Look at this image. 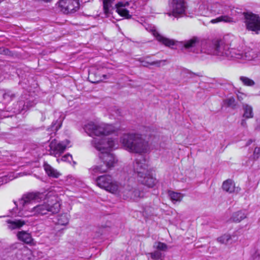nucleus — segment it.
Returning a JSON list of instances; mask_svg holds the SVG:
<instances>
[{
  "label": "nucleus",
  "mask_w": 260,
  "mask_h": 260,
  "mask_svg": "<svg viewBox=\"0 0 260 260\" xmlns=\"http://www.w3.org/2000/svg\"><path fill=\"white\" fill-rule=\"evenodd\" d=\"M72 159H73L72 156L70 154H67L64 155L60 159V160L62 161H68L70 163H71Z\"/></svg>",
  "instance_id": "e433bc0d"
},
{
  "label": "nucleus",
  "mask_w": 260,
  "mask_h": 260,
  "mask_svg": "<svg viewBox=\"0 0 260 260\" xmlns=\"http://www.w3.org/2000/svg\"><path fill=\"white\" fill-rule=\"evenodd\" d=\"M44 168L47 174L50 177L57 178L61 175L56 169L47 164H44Z\"/></svg>",
  "instance_id": "4be33fe9"
},
{
  "label": "nucleus",
  "mask_w": 260,
  "mask_h": 260,
  "mask_svg": "<svg viewBox=\"0 0 260 260\" xmlns=\"http://www.w3.org/2000/svg\"><path fill=\"white\" fill-rule=\"evenodd\" d=\"M47 194V202L43 204H39L30 209L29 214V216L32 215L42 216L46 215L48 213L51 214L57 213L60 209V204L55 197L50 198V195Z\"/></svg>",
  "instance_id": "39448f33"
},
{
  "label": "nucleus",
  "mask_w": 260,
  "mask_h": 260,
  "mask_svg": "<svg viewBox=\"0 0 260 260\" xmlns=\"http://www.w3.org/2000/svg\"><path fill=\"white\" fill-rule=\"evenodd\" d=\"M47 198V194L46 191L44 192H32L25 193L18 201L14 203L16 206L18 212H15V216L19 217H29V209L28 206L32 202L43 200Z\"/></svg>",
  "instance_id": "20e7f679"
},
{
  "label": "nucleus",
  "mask_w": 260,
  "mask_h": 260,
  "mask_svg": "<svg viewBox=\"0 0 260 260\" xmlns=\"http://www.w3.org/2000/svg\"><path fill=\"white\" fill-rule=\"evenodd\" d=\"M187 5L184 0H170L167 14L169 16L179 18L186 15Z\"/></svg>",
  "instance_id": "6e6552de"
},
{
  "label": "nucleus",
  "mask_w": 260,
  "mask_h": 260,
  "mask_svg": "<svg viewBox=\"0 0 260 260\" xmlns=\"http://www.w3.org/2000/svg\"><path fill=\"white\" fill-rule=\"evenodd\" d=\"M137 60L142 63V66L145 67H147L148 65H150V63L148 61L145 59L144 58L140 57L137 59Z\"/></svg>",
  "instance_id": "58836bf2"
},
{
  "label": "nucleus",
  "mask_w": 260,
  "mask_h": 260,
  "mask_svg": "<svg viewBox=\"0 0 260 260\" xmlns=\"http://www.w3.org/2000/svg\"><path fill=\"white\" fill-rule=\"evenodd\" d=\"M135 186L133 185L129 180L124 182H121L116 195L123 198V199H131L135 200L136 196L134 195V189Z\"/></svg>",
  "instance_id": "9b49d317"
},
{
  "label": "nucleus",
  "mask_w": 260,
  "mask_h": 260,
  "mask_svg": "<svg viewBox=\"0 0 260 260\" xmlns=\"http://www.w3.org/2000/svg\"><path fill=\"white\" fill-rule=\"evenodd\" d=\"M88 79L90 82L93 83H98L103 81L100 76L97 75L96 73L91 71L89 72Z\"/></svg>",
  "instance_id": "a878e982"
},
{
  "label": "nucleus",
  "mask_w": 260,
  "mask_h": 260,
  "mask_svg": "<svg viewBox=\"0 0 260 260\" xmlns=\"http://www.w3.org/2000/svg\"><path fill=\"white\" fill-rule=\"evenodd\" d=\"M58 4L60 11L64 14L74 13L80 7L79 0H59Z\"/></svg>",
  "instance_id": "f8f14e48"
},
{
  "label": "nucleus",
  "mask_w": 260,
  "mask_h": 260,
  "mask_svg": "<svg viewBox=\"0 0 260 260\" xmlns=\"http://www.w3.org/2000/svg\"><path fill=\"white\" fill-rule=\"evenodd\" d=\"M169 196L171 201L173 202H180L183 198L182 195L180 193L174 191H169Z\"/></svg>",
  "instance_id": "c85d7f7f"
},
{
  "label": "nucleus",
  "mask_w": 260,
  "mask_h": 260,
  "mask_svg": "<svg viewBox=\"0 0 260 260\" xmlns=\"http://www.w3.org/2000/svg\"><path fill=\"white\" fill-rule=\"evenodd\" d=\"M129 5L128 2H120L115 5L116 12L121 16L124 17L126 19H129L132 17V15L129 14V11L127 10V7Z\"/></svg>",
  "instance_id": "2eb2a0df"
},
{
  "label": "nucleus",
  "mask_w": 260,
  "mask_h": 260,
  "mask_svg": "<svg viewBox=\"0 0 260 260\" xmlns=\"http://www.w3.org/2000/svg\"><path fill=\"white\" fill-rule=\"evenodd\" d=\"M239 80L244 86L251 87L255 84L253 80L246 76H240Z\"/></svg>",
  "instance_id": "bb28decb"
},
{
  "label": "nucleus",
  "mask_w": 260,
  "mask_h": 260,
  "mask_svg": "<svg viewBox=\"0 0 260 260\" xmlns=\"http://www.w3.org/2000/svg\"><path fill=\"white\" fill-rule=\"evenodd\" d=\"M15 97V94L11 91H7L3 94V99L7 102L12 101Z\"/></svg>",
  "instance_id": "2f4dec72"
},
{
  "label": "nucleus",
  "mask_w": 260,
  "mask_h": 260,
  "mask_svg": "<svg viewBox=\"0 0 260 260\" xmlns=\"http://www.w3.org/2000/svg\"><path fill=\"white\" fill-rule=\"evenodd\" d=\"M230 235L225 234L217 239V240L221 244H226L229 243L230 240L232 239V237Z\"/></svg>",
  "instance_id": "7c9ffc66"
},
{
  "label": "nucleus",
  "mask_w": 260,
  "mask_h": 260,
  "mask_svg": "<svg viewBox=\"0 0 260 260\" xmlns=\"http://www.w3.org/2000/svg\"><path fill=\"white\" fill-rule=\"evenodd\" d=\"M244 16L246 29L258 34L260 31V17L252 13H244Z\"/></svg>",
  "instance_id": "1a4fd4ad"
},
{
  "label": "nucleus",
  "mask_w": 260,
  "mask_h": 260,
  "mask_svg": "<svg viewBox=\"0 0 260 260\" xmlns=\"http://www.w3.org/2000/svg\"><path fill=\"white\" fill-rule=\"evenodd\" d=\"M246 124V120L245 119H242V121H241V125H243V126H245Z\"/></svg>",
  "instance_id": "37998d69"
},
{
  "label": "nucleus",
  "mask_w": 260,
  "mask_h": 260,
  "mask_svg": "<svg viewBox=\"0 0 260 260\" xmlns=\"http://www.w3.org/2000/svg\"><path fill=\"white\" fill-rule=\"evenodd\" d=\"M247 216L245 211H239L233 213L232 219L236 222H239Z\"/></svg>",
  "instance_id": "393cba45"
},
{
  "label": "nucleus",
  "mask_w": 260,
  "mask_h": 260,
  "mask_svg": "<svg viewBox=\"0 0 260 260\" xmlns=\"http://www.w3.org/2000/svg\"><path fill=\"white\" fill-rule=\"evenodd\" d=\"M69 143V141L68 140H66L65 142H57L56 139L53 140L49 144L50 154L56 157L59 156L63 153Z\"/></svg>",
  "instance_id": "ddd939ff"
},
{
  "label": "nucleus",
  "mask_w": 260,
  "mask_h": 260,
  "mask_svg": "<svg viewBox=\"0 0 260 260\" xmlns=\"http://www.w3.org/2000/svg\"><path fill=\"white\" fill-rule=\"evenodd\" d=\"M134 172L137 175L138 179L142 178L148 174V165L145 158L143 156L137 158L133 162Z\"/></svg>",
  "instance_id": "9d476101"
},
{
  "label": "nucleus",
  "mask_w": 260,
  "mask_h": 260,
  "mask_svg": "<svg viewBox=\"0 0 260 260\" xmlns=\"http://www.w3.org/2000/svg\"><path fill=\"white\" fill-rule=\"evenodd\" d=\"M56 115L58 114V118L55 121H53L50 126V127L47 129L48 134L50 132L52 131L55 133L61 126L62 122L64 118V116L60 113H55Z\"/></svg>",
  "instance_id": "a211bd4d"
},
{
  "label": "nucleus",
  "mask_w": 260,
  "mask_h": 260,
  "mask_svg": "<svg viewBox=\"0 0 260 260\" xmlns=\"http://www.w3.org/2000/svg\"><path fill=\"white\" fill-rule=\"evenodd\" d=\"M223 189L229 193H232L238 191V188L235 187L234 182L231 179H228L222 184Z\"/></svg>",
  "instance_id": "412c9836"
},
{
  "label": "nucleus",
  "mask_w": 260,
  "mask_h": 260,
  "mask_svg": "<svg viewBox=\"0 0 260 260\" xmlns=\"http://www.w3.org/2000/svg\"><path fill=\"white\" fill-rule=\"evenodd\" d=\"M220 22H224L226 23H232L234 22L233 18L228 15H221L215 19H213L210 20V22L212 23H216Z\"/></svg>",
  "instance_id": "b1692460"
},
{
  "label": "nucleus",
  "mask_w": 260,
  "mask_h": 260,
  "mask_svg": "<svg viewBox=\"0 0 260 260\" xmlns=\"http://www.w3.org/2000/svg\"><path fill=\"white\" fill-rule=\"evenodd\" d=\"M85 132L90 136L108 135L115 131V127L111 124L104 123L89 122L84 126Z\"/></svg>",
  "instance_id": "423d86ee"
},
{
  "label": "nucleus",
  "mask_w": 260,
  "mask_h": 260,
  "mask_svg": "<svg viewBox=\"0 0 260 260\" xmlns=\"http://www.w3.org/2000/svg\"><path fill=\"white\" fill-rule=\"evenodd\" d=\"M153 36L156 38V40L166 46L171 47L175 45V42L173 40H171L160 35L157 31L154 30L152 31Z\"/></svg>",
  "instance_id": "dca6fc26"
},
{
  "label": "nucleus",
  "mask_w": 260,
  "mask_h": 260,
  "mask_svg": "<svg viewBox=\"0 0 260 260\" xmlns=\"http://www.w3.org/2000/svg\"><path fill=\"white\" fill-rule=\"evenodd\" d=\"M91 143L96 149L101 152L100 157L102 160L103 165L92 167L90 169L91 173L95 175L107 172L109 169L113 167L117 161L115 156L109 152L113 148H117V143L113 139L105 137L94 138Z\"/></svg>",
  "instance_id": "f03ea898"
},
{
  "label": "nucleus",
  "mask_w": 260,
  "mask_h": 260,
  "mask_svg": "<svg viewBox=\"0 0 260 260\" xmlns=\"http://www.w3.org/2000/svg\"><path fill=\"white\" fill-rule=\"evenodd\" d=\"M9 52V50L8 49H6L3 47H0V54H8Z\"/></svg>",
  "instance_id": "ea45409f"
},
{
  "label": "nucleus",
  "mask_w": 260,
  "mask_h": 260,
  "mask_svg": "<svg viewBox=\"0 0 260 260\" xmlns=\"http://www.w3.org/2000/svg\"><path fill=\"white\" fill-rule=\"evenodd\" d=\"M138 181L149 188L153 187L156 182L155 178L150 175L149 171L148 175L144 176L142 178H139Z\"/></svg>",
  "instance_id": "aec40b11"
},
{
  "label": "nucleus",
  "mask_w": 260,
  "mask_h": 260,
  "mask_svg": "<svg viewBox=\"0 0 260 260\" xmlns=\"http://www.w3.org/2000/svg\"><path fill=\"white\" fill-rule=\"evenodd\" d=\"M190 75H191V77H193V76L196 75V74L193 73H191Z\"/></svg>",
  "instance_id": "a18cd8bd"
},
{
  "label": "nucleus",
  "mask_w": 260,
  "mask_h": 260,
  "mask_svg": "<svg viewBox=\"0 0 260 260\" xmlns=\"http://www.w3.org/2000/svg\"><path fill=\"white\" fill-rule=\"evenodd\" d=\"M235 100L234 98L231 97L226 99L224 101L225 104H226L228 106H233L235 105Z\"/></svg>",
  "instance_id": "4c0bfd02"
},
{
  "label": "nucleus",
  "mask_w": 260,
  "mask_h": 260,
  "mask_svg": "<svg viewBox=\"0 0 260 260\" xmlns=\"http://www.w3.org/2000/svg\"><path fill=\"white\" fill-rule=\"evenodd\" d=\"M18 239L26 244H31L33 242V239L30 233L26 231H19L17 234Z\"/></svg>",
  "instance_id": "6ab92c4d"
},
{
  "label": "nucleus",
  "mask_w": 260,
  "mask_h": 260,
  "mask_svg": "<svg viewBox=\"0 0 260 260\" xmlns=\"http://www.w3.org/2000/svg\"><path fill=\"white\" fill-rule=\"evenodd\" d=\"M134 192V194L137 196L136 200H135V201H138L140 199L144 197V192L141 191L140 189L136 186H135Z\"/></svg>",
  "instance_id": "72a5a7b5"
},
{
  "label": "nucleus",
  "mask_w": 260,
  "mask_h": 260,
  "mask_svg": "<svg viewBox=\"0 0 260 260\" xmlns=\"http://www.w3.org/2000/svg\"><path fill=\"white\" fill-rule=\"evenodd\" d=\"M96 182L100 188L116 195L121 182L114 180L110 175H104L98 177Z\"/></svg>",
  "instance_id": "0eeeda50"
},
{
  "label": "nucleus",
  "mask_w": 260,
  "mask_h": 260,
  "mask_svg": "<svg viewBox=\"0 0 260 260\" xmlns=\"http://www.w3.org/2000/svg\"><path fill=\"white\" fill-rule=\"evenodd\" d=\"M8 228L10 230L20 229L26 224V222L22 219L7 220Z\"/></svg>",
  "instance_id": "f3484780"
},
{
  "label": "nucleus",
  "mask_w": 260,
  "mask_h": 260,
  "mask_svg": "<svg viewBox=\"0 0 260 260\" xmlns=\"http://www.w3.org/2000/svg\"><path fill=\"white\" fill-rule=\"evenodd\" d=\"M57 161L58 162H59V159H58H58H57Z\"/></svg>",
  "instance_id": "49530a36"
},
{
  "label": "nucleus",
  "mask_w": 260,
  "mask_h": 260,
  "mask_svg": "<svg viewBox=\"0 0 260 260\" xmlns=\"http://www.w3.org/2000/svg\"><path fill=\"white\" fill-rule=\"evenodd\" d=\"M151 258L154 260H158L162 257V253L161 252L155 250L154 252L149 253L148 254Z\"/></svg>",
  "instance_id": "473e14b6"
},
{
  "label": "nucleus",
  "mask_w": 260,
  "mask_h": 260,
  "mask_svg": "<svg viewBox=\"0 0 260 260\" xmlns=\"http://www.w3.org/2000/svg\"><path fill=\"white\" fill-rule=\"evenodd\" d=\"M242 108L244 111L243 117L249 119L253 117V108L251 106L247 104H243Z\"/></svg>",
  "instance_id": "5701e85b"
},
{
  "label": "nucleus",
  "mask_w": 260,
  "mask_h": 260,
  "mask_svg": "<svg viewBox=\"0 0 260 260\" xmlns=\"http://www.w3.org/2000/svg\"><path fill=\"white\" fill-rule=\"evenodd\" d=\"M260 157V147H256L254 148L253 155H252V158L254 160H257Z\"/></svg>",
  "instance_id": "f704fd0d"
},
{
  "label": "nucleus",
  "mask_w": 260,
  "mask_h": 260,
  "mask_svg": "<svg viewBox=\"0 0 260 260\" xmlns=\"http://www.w3.org/2000/svg\"><path fill=\"white\" fill-rule=\"evenodd\" d=\"M183 47L188 51L214 55L220 59H237L251 60L255 57L254 52L245 46L238 40H233L231 43L225 39H217L212 41L193 37L189 40L181 42Z\"/></svg>",
  "instance_id": "f257e3e1"
},
{
  "label": "nucleus",
  "mask_w": 260,
  "mask_h": 260,
  "mask_svg": "<svg viewBox=\"0 0 260 260\" xmlns=\"http://www.w3.org/2000/svg\"><path fill=\"white\" fill-rule=\"evenodd\" d=\"M110 75H103L102 77H102V79H103V80H104L105 79H108L110 77Z\"/></svg>",
  "instance_id": "a19ab883"
},
{
  "label": "nucleus",
  "mask_w": 260,
  "mask_h": 260,
  "mask_svg": "<svg viewBox=\"0 0 260 260\" xmlns=\"http://www.w3.org/2000/svg\"><path fill=\"white\" fill-rule=\"evenodd\" d=\"M153 247L154 249H157V251L161 252L166 251L168 249V246L165 243L156 241L154 243Z\"/></svg>",
  "instance_id": "cd10ccee"
},
{
  "label": "nucleus",
  "mask_w": 260,
  "mask_h": 260,
  "mask_svg": "<svg viewBox=\"0 0 260 260\" xmlns=\"http://www.w3.org/2000/svg\"><path fill=\"white\" fill-rule=\"evenodd\" d=\"M150 57V55H147V56H146L145 57H143V58H144L145 59H149V58Z\"/></svg>",
  "instance_id": "c03bdc74"
},
{
  "label": "nucleus",
  "mask_w": 260,
  "mask_h": 260,
  "mask_svg": "<svg viewBox=\"0 0 260 260\" xmlns=\"http://www.w3.org/2000/svg\"><path fill=\"white\" fill-rule=\"evenodd\" d=\"M252 142H253V140H252V139H250V140H249L247 142V143H246V144L245 146H249V145H250Z\"/></svg>",
  "instance_id": "79ce46f5"
},
{
  "label": "nucleus",
  "mask_w": 260,
  "mask_h": 260,
  "mask_svg": "<svg viewBox=\"0 0 260 260\" xmlns=\"http://www.w3.org/2000/svg\"><path fill=\"white\" fill-rule=\"evenodd\" d=\"M166 60H159L156 61H151L150 63V65L151 66H156L157 67H159L161 66H164L165 64V62Z\"/></svg>",
  "instance_id": "c9c22d12"
},
{
  "label": "nucleus",
  "mask_w": 260,
  "mask_h": 260,
  "mask_svg": "<svg viewBox=\"0 0 260 260\" xmlns=\"http://www.w3.org/2000/svg\"><path fill=\"white\" fill-rule=\"evenodd\" d=\"M238 98L239 99H240V96L239 95H238Z\"/></svg>",
  "instance_id": "de8ad7c7"
},
{
  "label": "nucleus",
  "mask_w": 260,
  "mask_h": 260,
  "mask_svg": "<svg viewBox=\"0 0 260 260\" xmlns=\"http://www.w3.org/2000/svg\"><path fill=\"white\" fill-rule=\"evenodd\" d=\"M120 142L124 148L130 152L142 154L149 150V143L139 133H127L122 135Z\"/></svg>",
  "instance_id": "7ed1b4c3"
},
{
  "label": "nucleus",
  "mask_w": 260,
  "mask_h": 260,
  "mask_svg": "<svg viewBox=\"0 0 260 260\" xmlns=\"http://www.w3.org/2000/svg\"><path fill=\"white\" fill-rule=\"evenodd\" d=\"M19 249L16 253L17 260H32L31 250L23 244H17Z\"/></svg>",
  "instance_id": "4468645a"
},
{
  "label": "nucleus",
  "mask_w": 260,
  "mask_h": 260,
  "mask_svg": "<svg viewBox=\"0 0 260 260\" xmlns=\"http://www.w3.org/2000/svg\"><path fill=\"white\" fill-rule=\"evenodd\" d=\"M57 223L62 225H67L69 223L68 215L67 213L60 215L58 217Z\"/></svg>",
  "instance_id": "c756f323"
}]
</instances>
